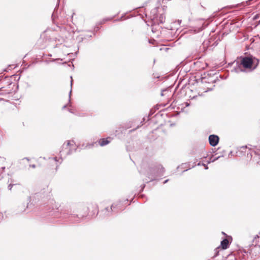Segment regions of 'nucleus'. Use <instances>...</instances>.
I'll return each instance as SVG.
<instances>
[{"mask_svg":"<svg viewBox=\"0 0 260 260\" xmlns=\"http://www.w3.org/2000/svg\"><path fill=\"white\" fill-rule=\"evenodd\" d=\"M77 148L73 141H67L62 146L60 151V156L66 157L67 155L72 154L75 151Z\"/></svg>","mask_w":260,"mask_h":260,"instance_id":"7ed1b4c3","label":"nucleus"},{"mask_svg":"<svg viewBox=\"0 0 260 260\" xmlns=\"http://www.w3.org/2000/svg\"><path fill=\"white\" fill-rule=\"evenodd\" d=\"M248 253H250V252H248L245 249H239L237 252L236 255L232 254L229 255L227 259L228 260H233V259L238 260H250Z\"/></svg>","mask_w":260,"mask_h":260,"instance_id":"20e7f679","label":"nucleus"},{"mask_svg":"<svg viewBox=\"0 0 260 260\" xmlns=\"http://www.w3.org/2000/svg\"><path fill=\"white\" fill-rule=\"evenodd\" d=\"M91 37H92V35H84L82 37V39L83 40V39H86L90 38Z\"/></svg>","mask_w":260,"mask_h":260,"instance_id":"412c9836","label":"nucleus"},{"mask_svg":"<svg viewBox=\"0 0 260 260\" xmlns=\"http://www.w3.org/2000/svg\"><path fill=\"white\" fill-rule=\"evenodd\" d=\"M113 18H114V17L104 18L101 21L99 22L98 23V25H102L103 24H104L106 22H107L108 21L112 20Z\"/></svg>","mask_w":260,"mask_h":260,"instance_id":"4468645a","label":"nucleus"},{"mask_svg":"<svg viewBox=\"0 0 260 260\" xmlns=\"http://www.w3.org/2000/svg\"><path fill=\"white\" fill-rule=\"evenodd\" d=\"M71 218H76V219L75 220V222H80V219L78 217H76L75 215H71V217H70Z\"/></svg>","mask_w":260,"mask_h":260,"instance_id":"aec40b11","label":"nucleus"},{"mask_svg":"<svg viewBox=\"0 0 260 260\" xmlns=\"http://www.w3.org/2000/svg\"><path fill=\"white\" fill-rule=\"evenodd\" d=\"M145 185H143L142 189L144 188Z\"/></svg>","mask_w":260,"mask_h":260,"instance_id":"de8ad7c7","label":"nucleus"},{"mask_svg":"<svg viewBox=\"0 0 260 260\" xmlns=\"http://www.w3.org/2000/svg\"><path fill=\"white\" fill-rule=\"evenodd\" d=\"M247 148H249V149H251V148L249 146H248L247 145L245 146L241 147L240 149H244Z\"/></svg>","mask_w":260,"mask_h":260,"instance_id":"b1692460","label":"nucleus"},{"mask_svg":"<svg viewBox=\"0 0 260 260\" xmlns=\"http://www.w3.org/2000/svg\"><path fill=\"white\" fill-rule=\"evenodd\" d=\"M258 18V15H255L253 17V19L254 20H255L257 19Z\"/></svg>","mask_w":260,"mask_h":260,"instance_id":"cd10ccee","label":"nucleus"},{"mask_svg":"<svg viewBox=\"0 0 260 260\" xmlns=\"http://www.w3.org/2000/svg\"><path fill=\"white\" fill-rule=\"evenodd\" d=\"M204 76L202 78V82L203 83H216L217 81H219V80L218 78V74H213L211 75V74H204Z\"/></svg>","mask_w":260,"mask_h":260,"instance_id":"423d86ee","label":"nucleus"},{"mask_svg":"<svg viewBox=\"0 0 260 260\" xmlns=\"http://www.w3.org/2000/svg\"><path fill=\"white\" fill-rule=\"evenodd\" d=\"M168 181H169V180H168V179H167V180H165V181L164 182V184L166 183Z\"/></svg>","mask_w":260,"mask_h":260,"instance_id":"f704fd0d","label":"nucleus"},{"mask_svg":"<svg viewBox=\"0 0 260 260\" xmlns=\"http://www.w3.org/2000/svg\"><path fill=\"white\" fill-rule=\"evenodd\" d=\"M259 64V59L255 56L249 54L241 56L236 62L232 71L236 73H249L254 70Z\"/></svg>","mask_w":260,"mask_h":260,"instance_id":"f03ea898","label":"nucleus"},{"mask_svg":"<svg viewBox=\"0 0 260 260\" xmlns=\"http://www.w3.org/2000/svg\"><path fill=\"white\" fill-rule=\"evenodd\" d=\"M172 88L169 87L163 89H161L160 95L161 96H170L173 98V92L172 91Z\"/></svg>","mask_w":260,"mask_h":260,"instance_id":"1a4fd4ad","label":"nucleus"},{"mask_svg":"<svg viewBox=\"0 0 260 260\" xmlns=\"http://www.w3.org/2000/svg\"><path fill=\"white\" fill-rule=\"evenodd\" d=\"M160 8L156 7L151 11L150 20L152 27V31L156 32L160 31L161 35L165 36L168 39H171L176 38L178 35L177 28H174L173 26H170L168 27H162L160 26V24L164 23L165 21L166 17L164 13H159V10ZM176 22H173L172 25H175Z\"/></svg>","mask_w":260,"mask_h":260,"instance_id":"f257e3e1","label":"nucleus"},{"mask_svg":"<svg viewBox=\"0 0 260 260\" xmlns=\"http://www.w3.org/2000/svg\"><path fill=\"white\" fill-rule=\"evenodd\" d=\"M69 110V111H70L71 113H72V112H73L72 111H71V110H70H70Z\"/></svg>","mask_w":260,"mask_h":260,"instance_id":"49530a36","label":"nucleus"},{"mask_svg":"<svg viewBox=\"0 0 260 260\" xmlns=\"http://www.w3.org/2000/svg\"><path fill=\"white\" fill-rule=\"evenodd\" d=\"M181 20H178V25H180V23H181Z\"/></svg>","mask_w":260,"mask_h":260,"instance_id":"72a5a7b5","label":"nucleus"},{"mask_svg":"<svg viewBox=\"0 0 260 260\" xmlns=\"http://www.w3.org/2000/svg\"><path fill=\"white\" fill-rule=\"evenodd\" d=\"M101 29V27L98 26V24H97L96 26H94V30H88V31L92 32H93V35H95L96 33Z\"/></svg>","mask_w":260,"mask_h":260,"instance_id":"dca6fc26","label":"nucleus"},{"mask_svg":"<svg viewBox=\"0 0 260 260\" xmlns=\"http://www.w3.org/2000/svg\"><path fill=\"white\" fill-rule=\"evenodd\" d=\"M166 8H167V7H166V6H164V8H162V10H163V11H164V10H165V9H166Z\"/></svg>","mask_w":260,"mask_h":260,"instance_id":"e433bc0d","label":"nucleus"},{"mask_svg":"<svg viewBox=\"0 0 260 260\" xmlns=\"http://www.w3.org/2000/svg\"><path fill=\"white\" fill-rule=\"evenodd\" d=\"M62 60V59H60V58H57V59H51L48 60H46L45 61V62L48 63L49 62H53V61H55V60Z\"/></svg>","mask_w":260,"mask_h":260,"instance_id":"4be33fe9","label":"nucleus"},{"mask_svg":"<svg viewBox=\"0 0 260 260\" xmlns=\"http://www.w3.org/2000/svg\"><path fill=\"white\" fill-rule=\"evenodd\" d=\"M244 3H245V2H243V3H241V4H242V5H244Z\"/></svg>","mask_w":260,"mask_h":260,"instance_id":"37998d69","label":"nucleus"},{"mask_svg":"<svg viewBox=\"0 0 260 260\" xmlns=\"http://www.w3.org/2000/svg\"><path fill=\"white\" fill-rule=\"evenodd\" d=\"M209 142L210 145L215 146L219 142V137L215 135H210L209 137Z\"/></svg>","mask_w":260,"mask_h":260,"instance_id":"9d476101","label":"nucleus"},{"mask_svg":"<svg viewBox=\"0 0 260 260\" xmlns=\"http://www.w3.org/2000/svg\"><path fill=\"white\" fill-rule=\"evenodd\" d=\"M252 0H248V1H247L245 2V3L247 5H249L250 4V1H251Z\"/></svg>","mask_w":260,"mask_h":260,"instance_id":"bb28decb","label":"nucleus"},{"mask_svg":"<svg viewBox=\"0 0 260 260\" xmlns=\"http://www.w3.org/2000/svg\"><path fill=\"white\" fill-rule=\"evenodd\" d=\"M174 102H175V104H176V103H178V100H176H176H175L173 101V103H174Z\"/></svg>","mask_w":260,"mask_h":260,"instance_id":"c9c22d12","label":"nucleus"},{"mask_svg":"<svg viewBox=\"0 0 260 260\" xmlns=\"http://www.w3.org/2000/svg\"><path fill=\"white\" fill-rule=\"evenodd\" d=\"M116 206H117L116 205L112 204V206H111V208H110L111 210L112 211L115 212H118V210H115V208H116Z\"/></svg>","mask_w":260,"mask_h":260,"instance_id":"6ab92c4d","label":"nucleus"},{"mask_svg":"<svg viewBox=\"0 0 260 260\" xmlns=\"http://www.w3.org/2000/svg\"><path fill=\"white\" fill-rule=\"evenodd\" d=\"M18 185H20V184L19 183L18 184L14 183V181L12 179H11L10 183L8 186V188L9 190H11L13 186H18Z\"/></svg>","mask_w":260,"mask_h":260,"instance_id":"ddd939ff","label":"nucleus"},{"mask_svg":"<svg viewBox=\"0 0 260 260\" xmlns=\"http://www.w3.org/2000/svg\"><path fill=\"white\" fill-rule=\"evenodd\" d=\"M2 99H0V101L2 100Z\"/></svg>","mask_w":260,"mask_h":260,"instance_id":"09e8293b","label":"nucleus"},{"mask_svg":"<svg viewBox=\"0 0 260 260\" xmlns=\"http://www.w3.org/2000/svg\"><path fill=\"white\" fill-rule=\"evenodd\" d=\"M104 214H105L107 216H109L111 215V211L108 208H106L103 211Z\"/></svg>","mask_w":260,"mask_h":260,"instance_id":"a211bd4d","label":"nucleus"},{"mask_svg":"<svg viewBox=\"0 0 260 260\" xmlns=\"http://www.w3.org/2000/svg\"><path fill=\"white\" fill-rule=\"evenodd\" d=\"M167 104H165V103H160V104H159L157 105V106L159 107L158 108H157L158 109H159V108L160 107H165L166 105Z\"/></svg>","mask_w":260,"mask_h":260,"instance_id":"5701e85b","label":"nucleus"},{"mask_svg":"<svg viewBox=\"0 0 260 260\" xmlns=\"http://www.w3.org/2000/svg\"><path fill=\"white\" fill-rule=\"evenodd\" d=\"M71 86L72 87V83H73V79H72V77L71 76Z\"/></svg>","mask_w":260,"mask_h":260,"instance_id":"2f4dec72","label":"nucleus"},{"mask_svg":"<svg viewBox=\"0 0 260 260\" xmlns=\"http://www.w3.org/2000/svg\"><path fill=\"white\" fill-rule=\"evenodd\" d=\"M30 166L31 167H32V168H36V165H30Z\"/></svg>","mask_w":260,"mask_h":260,"instance_id":"473e14b6","label":"nucleus"},{"mask_svg":"<svg viewBox=\"0 0 260 260\" xmlns=\"http://www.w3.org/2000/svg\"><path fill=\"white\" fill-rule=\"evenodd\" d=\"M155 41L154 40H148V42L150 44H153V43L155 42Z\"/></svg>","mask_w":260,"mask_h":260,"instance_id":"c85d7f7f","label":"nucleus"},{"mask_svg":"<svg viewBox=\"0 0 260 260\" xmlns=\"http://www.w3.org/2000/svg\"><path fill=\"white\" fill-rule=\"evenodd\" d=\"M57 157H54L52 159L54 160L55 161H57Z\"/></svg>","mask_w":260,"mask_h":260,"instance_id":"58836bf2","label":"nucleus"},{"mask_svg":"<svg viewBox=\"0 0 260 260\" xmlns=\"http://www.w3.org/2000/svg\"><path fill=\"white\" fill-rule=\"evenodd\" d=\"M192 98H197V96H193Z\"/></svg>","mask_w":260,"mask_h":260,"instance_id":"c03bdc74","label":"nucleus"},{"mask_svg":"<svg viewBox=\"0 0 260 260\" xmlns=\"http://www.w3.org/2000/svg\"><path fill=\"white\" fill-rule=\"evenodd\" d=\"M69 98H71V91H70V93H69Z\"/></svg>","mask_w":260,"mask_h":260,"instance_id":"4c0bfd02","label":"nucleus"},{"mask_svg":"<svg viewBox=\"0 0 260 260\" xmlns=\"http://www.w3.org/2000/svg\"><path fill=\"white\" fill-rule=\"evenodd\" d=\"M257 240H258V241L260 240V237H258V236H257L256 237H255L253 241L252 245L255 244V246L254 247V248H256L257 246H258V247H260V245L257 244L256 243Z\"/></svg>","mask_w":260,"mask_h":260,"instance_id":"2eb2a0df","label":"nucleus"},{"mask_svg":"<svg viewBox=\"0 0 260 260\" xmlns=\"http://www.w3.org/2000/svg\"><path fill=\"white\" fill-rule=\"evenodd\" d=\"M203 165L205 167V169L206 170H207L208 169V167L207 165H205V164H203Z\"/></svg>","mask_w":260,"mask_h":260,"instance_id":"7c9ffc66","label":"nucleus"},{"mask_svg":"<svg viewBox=\"0 0 260 260\" xmlns=\"http://www.w3.org/2000/svg\"><path fill=\"white\" fill-rule=\"evenodd\" d=\"M124 17V16L122 15L120 18L117 19H116L114 20V21H121L122 20L123 18Z\"/></svg>","mask_w":260,"mask_h":260,"instance_id":"393cba45","label":"nucleus"},{"mask_svg":"<svg viewBox=\"0 0 260 260\" xmlns=\"http://www.w3.org/2000/svg\"><path fill=\"white\" fill-rule=\"evenodd\" d=\"M57 11L58 9L57 6H56L52 14L51 18L52 20L54 21L55 19L57 18L62 24L66 23L67 21L65 20L64 17L61 15V13L58 15Z\"/></svg>","mask_w":260,"mask_h":260,"instance_id":"6e6552de","label":"nucleus"},{"mask_svg":"<svg viewBox=\"0 0 260 260\" xmlns=\"http://www.w3.org/2000/svg\"><path fill=\"white\" fill-rule=\"evenodd\" d=\"M165 171V168L161 165H159L156 169L150 170L151 173L148 174V177L149 178L150 181L154 180L156 179L157 176L163 175Z\"/></svg>","mask_w":260,"mask_h":260,"instance_id":"39448f33","label":"nucleus"},{"mask_svg":"<svg viewBox=\"0 0 260 260\" xmlns=\"http://www.w3.org/2000/svg\"><path fill=\"white\" fill-rule=\"evenodd\" d=\"M208 23H206L205 22H204L203 20L200 21L199 26L197 27H192L190 28L188 31L191 33L196 34L201 32L205 28H206L208 26Z\"/></svg>","mask_w":260,"mask_h":260,"instance_id":"0eeeda50","label":"nucleus"},{"mask_svg":"<svg viewBox=\"0 0 260 260\" xmlns=\"http://www.w3.org/2000/svg\"><path fill=\"white\" fill-rule=\"evenodd\" d=\"M47 56H50H50H52V55H51V54H48L47 55Z\"/></svg>","mask_w":260,"mask_h":260,"instance_id":"ea45409f","label":"nucleus"},{"mask_svg":"<svg viewBox=\"0 0 260 260\" xmlns=\"http://www.w3.org/2000/svg\"><path fill=\"white\" fill-rule=\"evenodd\" d=\"M20 76H19V77H18V80H19V79H20Z\"/></svg>","mask_w":260,"mask_h":260,"instance_id":"a18cd8bd","label":"nucleus"},{"mask_svg":"<svg viewBox=\"0 0 260 260\" xmlns=\"http://www.w3.org/2000/svg\"><path fill=\"white\" fill-rule=\"evenodd\" d=\"M190 103L188 102H185L184 104H182L180 105L181 107H178V109H180L182 110L183 109L185 108L186 107H188Z\"/></svg>","mask_w":260,"mask_h":260,"instance_id":"f3484780","label":"nucleus"},{"mask_svg":"<svg viewBox=\"0 0 260 260\" xmlns=\"http://www.w3.org/2000/svg\"><path fill=\"white\" fill-rule=\"evenodd\" d=\"M219 157H220V156H218V157H216L215 158H214L212 160H211V161L213 162V161L217 160Z\"/></svg>","mask_w":260,"mask_h":260,"instance_id":"c756f323","label":"nucleus"},{"mask_svg":"<svg viewBox=\"0 0 260 260\" xmlns=\"http://www.w3.org/2000/svg\"><path fill=\"white\" fill-rule=\"evenodd\" d=\"M110 141L107 139H101L99 140V144L101 146H104L109 144Z\"/></svg>","mask_w":260,"mask_h":260,"instance_id":"9b49d317","label":"nucleus"},{"mask_svg":"<svg viewBox=\"0 0 260 260\" xmlns=\"http://www.w3.org/2000/svg\"><path fill=\"white\" fill-rule=\"evenodd\" d=\"M14 76H15V78L18 77L17 75H15Z\"/></svg>","mask_w":260,"mask_h":260,"instance_id":"79ce46f5","label":"nucleus"},{"mask_svg":"<svg viewBox=\"0 0 260 260\" xmlns=\"http://www.w3.org/2000/svg\"><path fill=\"white\" fill-rule=\"evenodd\" d=\"M124 17V16L122 15L120 18L117 19H116L114 20V21H121L122 20L123 18Z\"/></svg>","mask_w":260,"mask_h":260,"instance_id":"a878e982","label":"nucleus"},{"mask_svg":"<svg viewBox=\"0 0 260 260\" xmlns=\"http://www.w3.org/2000/svg\"><path fill=\"white\" fill-rule=\"evenodd\" d=\"M229 245V241L226 239H223L221 242V246L223 249H225L228 248Z\"/></svg>","mask_w":260,"mask_h":260,"instance_id":"f8f14e48","label":"nucleus"},{"mask_svg":"<svg viewBox=\"0 0 260 260\" xmlns=\"http://www.w3.org/2000/svg\"><path fill=\"white\" fill-rule=\"evenodd\" d=\"M67 107V105H64L62 107L63 109Z\"/></svg>","mask_w":260,"mask_h":260,"instance_id":"a19ab883","label":"nucleus"}]
</instances>
